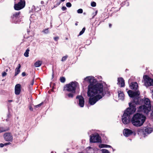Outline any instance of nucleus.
<instances>
[{
	"label": "nucleus",
	"mask_w": 153,
	"mask_h": 153,
	"mask_svg": "<svg viewBox=\"0 0 153 153\" xmlns=\"http://www.w3.org/2000/svg\"><path fill=\"white\" fill-rule=\"evenodd\" d=\"M84 80L90 83L88 86L87 94L90 97L89 103L91 105H94L97 101L103 97L106 93H109L108 91L106 92L103 91V85L102 83H96L97 81L94 77L87 76Z\"/></svg>",
	"instance_id": "nucleus-1"
},
{
	"label": "nucleus",
	"mask_w": 153,
	"mask_h": 153,
	"mask_svg": "<svg viewBox=\"0 0 153 153\" xmlns=\"http://www.w3.org/2000/svg\"><path fill=\"white\" fill-rule=\"evenodd\" d=\"M128 93L130 97L133 98V100L129 103V107L136 108V105H138V102L141 99L139 97L140 91H134L129 90L128 91Z\"/></svg>",
	"instance_id": "nucleus-2"
},
{
	"label": "nucleus",
	"mask_w": 153,
	"mask_h": 153,
	"mask_svg": "<svg viewBox=\"0 0 153 153\" xmlns=\"http://www.w3.org/2000/svg\"><path fill=\"white\" fill-rule=\"evenodd\" d=\"M146 120V117L143 115L137 113L133 115L131 121L134 126L138 127L143 125Z\"/></svg>",
	"instance_id": "nucleus-3"
},
{
	"label": "nucleus",
	"mask_w": 153,
	"mask_h": 153,
	"mask_svg": "<svg viewBox=\"0 0 153 153\" xmlns=\"http://www.w3.org/2000/svg\"><path fill=\"white\" fill-rule=\"evenodd\" d=\"M136 108H134L129 107L124 111L122 120L124 124H127L130 123V115L133 114L136 111Z\"/></svg>",
	"instance_id": "nucleus-4"
},
{
	"label": "nucleus",
	"mask_w": 153,
	"mask_h": 153,
	"mask_svg": "<svg viewBox=\"0 0 153 153\" xmlns=\"http://www.w3.org/2000/svg\"><path fill=\"white\" fill-rule=\"evenodd\" d=\"M78 82L75 81L72 82L68 84L65 85L64 87V90L67 91L68 92L75 93L76 88Z\"/></svg>",
	"instance_id": "nucleus-5"
},
{
	"label": "nucleus",
	"mask_w": 153,
	"mask_h": 153,
	"mask_svg": "<svg viewBox=\"0 0 153 153\" xmlns=\"http://www.w3.org/2000/svg\"><path fill=\"white\" fill-rule=\"evenodd\" d=\"M153 131L152 128L149 127H144L138 128L137 131L138 134H143L144 137L151 133Z\"/></svg>",
	"instance_id": "nucleus-6"
},
{
	"label": "nucleus",
	"mask_w": 153,
	"mask_h": 153,
	"mask_svg": "<svg viewBox=\"0 0 153 153\" xmlns=\"http://www.w3.org/2000/svg\"><path fill=\"white\" fill-rule=\"evenodd\" d=\"M21 12L20 11L16 12L14 13L11 16V21L14 23H19L21 21L20 15Z\"/></svg>",
	"instance_id": "nucleus-7"
},
{
	"label": "nucleus",
	"mask_w": 153,
	"mask_h": 153,
	"mask_svg": "<svg viewBox=\"0 0 153 153\" xmlns=\"http://www.w3.org/2000/svg\"><path fill=\"white\" fill-rule=\"evenodd\" d=\"M138 105H142L144 104V105H145L146 109H148L149 112L150 111L151 108V105L150 100L147 98H146L145 99H143L139 100L138 102Z\"/></svg>",
	"instance_id": "nucleus-8"
},
{
	"label": "nucleus",
	"mask_w": 153,
	"mask_h": 153,
	"mask_svg": "<svg viewBox=\"0 0 153 153\" xmlns=\"http://www.w3.org/2000/svg\"><path fill=\"white\" fill-rule=\"evenodd\" d=\"M90 142L92 143H99L101 142V137L98 133L91 134L90 136Z\"/></svg>",
	"instance_id": "nucleus-9"
},
{
	"label": "nucleus",
	"mask_w": 153,
	"mask_h": 153,
	"mask_svg": "<svg viewBox=\"0 0 153 153\" xmlns=\"http://www.w3.org/2000/svg\"><path fill=\"white\" fill-rule=\"evenodd\" d=\"M143 78L146 86H153V79H152L147 75L143 76Z\"/></svg>",
	"instance_id": "nucleus-10"
},
{
	"label": "nucleus",
	"mask_w": 153,
	"mask_h": 153,
	"mask_svg": "<svg viewBox=\"0 0 153 153\" xmlns=\"http://www.w3.org/2000/svg\"><path fill=\"white\" fill-rule=\"evenodd\" d=\"M123 131L124 135L126 137H128L132 134L135 136L136 134V133L134 131H133L131 130L128 128H124Z\"/></svg>",
	"instance_id": "nucleus-11"
},
{
	"label": "nucleus",
	"mask_w": 153,
	"mask_h": 153,
	"mask_svg": "<svg viewBox=\"0 0 153 153\" xmlns=\"http://www.w3.org/2000/svg\"><path fill=\"white\" fill-rule=\"evenodd\" d=\"M76 98L79 100V105L81 107H84L85 103V100L84 97L81 95H78Z\"/></svg>",
	"instance_id": "nucleus-12"
},
{
	"label": "nucleus",
	"mask_w": 153,
	"mask_h": 153,
	"mask_svg": "<svg viewBox=\"0 0 153 153\" xmlns=\"http://www.w3.org/2000/svg\"><path fill=\"white\" fill-rule=\"evenodd\" d=\"M4 137L5 140L7 141H11L13 140V136L10 133H6L4 134Z\"/></svg>",
	"instance_id": "nucleus-13"
},
{
	"label": "nucleus",
	"mask_w": 153,
	"mask_h": 153,
	"mask_svg": "<svg viewBox=\"0 0 153 153\" xmlns=\"http://www.w3.org/2000/svg\"><path fill=\"white\" fill-rule=\"evenodd\" d=\"M137 111L139 112L141 111L143 112L144 114L147 115L149 112V110L146 109L145 105H143L140 106L137 110Z\"/></svg>",
	"instance_id": "nucleus-14"
},
{
	"label": "nucleus",
	"mask_w": 153,
	"mask_h": 153,
	"mask_svg": "<svg viewBox=\"0 0 153 153\" xmlns=\"http://www.w3.org/2000/svg\"><path fill=\"white\" fill-rule=\"evenodd\" d=\"M117 84L120 86V87H124L125 86V81L122 77L118 78Z\"/></svg>",
	"instance_id": "nucleus-15"
},
{
	"label": "nucleus",
	"mask_w": 153,
	"mask_h": 153,
	"mask_svg": "<svg viewBox=\"0 0 153 153\" xmlns=\"http://www.w3.org/2000/svg\"><path fill=\"white\" fill-rule=\"evenodd\" d=\"M21 85L19 84H16L15 87V93L16 95H19L21 92Z\"/></svg>",
	"instance_id": "nucleus-16"
},
{
	"label": "nucleus",
	"mask_w": 153,
	"mask_h": 153,
	"mask_svg": "<svg viewBox=\"0 0 153 153\" xmlns=\"http://www.w3.org/2000/svg\"><path fill=\"white\" fill-rule=\"evenodd\" d=\"M138 86L137 83L136 82H131L130 85V88L134 90H136L137 89Z\"/></svg>",
	"instance_id": "nucleus-17"
},
{
	"label": "nucleus",
	"mask_w": 153,
	"mask_h": 153,
	"mask_svg": "<svg viewBox=\"0 0 153 153\" xmlns=\"http://www.w3.org/2000/svg\"><path fill=\"white\" fill-rule=\"evenodd\" d=\"M118 96L119 99L120 100H123L124 99V95L123 91H118Z\"/></svg>",
	"instance_id": "nucleus-18"
},
{
	"label": "nucleus",
	"mask_w": 153,
	"mask_h": 153,
	"mask_svg": "<svg viewBox=\"0 0 153 153\" xmlns=\"http://www.w3.org/2000/svg\"><path fill=\"white\" fill-rule=\"evenodd\" d=\"M61 3V1H60L59 0H56V1L54 2V5L52 9L57 7Z\"/></svg>",
	"instance_id": "nucleus-19"
},
{
	"label": "nucleus",
	"mask_w": 153,
	"mask_h": 153,
	"mask_svg": "<svg viewBox=\"0 0 153 153\" xmlns=\"http://www.w3.org/2000/svg\"><path fill=\"white\" fill-rule=\"evenodd\" d=\"M42 61L38 60L34 64V66L36 67L40 66L42 64Z\"/></svg>",
	"instance_id": "nucleus-20"
},
{
	"label": "nucleus",
	"mask_w": 153,
	"mask_h": 153,
	"mask_svg": "<svg viewBox=\"0 0 153 153\" xmlns=\"http://www.w3.org/2000/svg\"><path fill=\"white\" fill-rule=\"evenodd\" d=\"M10 129L9 127L4 128L3 127H0V133L7 131Z\"/></svg>",
	"instance_id": "nucleus-21"
},
{
	"label": "nucleus",
	"mask_w": 153,
	"mask_h": 153,
	"mask_svg": "<svg viewBox=\"0 0 153 153\" xmlns=\"http://www.w3.org/2000/svg\"><path fill=\"white\" fill-rule=\"evenodd\" d=\"M30 51L29 48H28L26 50L24 54V55L26 57H27L29 56V52Z\"/></svg>",
	"instance_id": "nucleus-22"
},
{
	"label": "nucleus",
	"mask_w": 153,
	"mask_h": 153,
	"mask_svg": "<svg viewBox=\"0 0 153 153\" xmlns=\"http://www.w3.org/2000/svg\"><path fill=\"white\" fill-rule=\"evenodd\" d=\"M75 93H73L71 92L70 93H69L67 94V95L68 96L69 98H73L74 96V94Z\"/></svg>",
	"instance_id": "nucleus-23"
},
{
	"label": "nucleus",
	"mask_w": 153,
	"mask_h": 153,
	"mask_svg": "<svg viewBox=\"0 0 153 153\" xmlns=\"http://www.w3.org/2000/svg\"><path fill=\"white\" fill-rule=\"evenodd\" d=\"M111 146L110 145L104 144H102L101 145V148H111Z\"/></svg>",
	"instance_id": "nucleus-24"
},
{
	"label": "nucleus",
	"mask_w": 153,
	"mask_h": 153,
	"mask_svg": "<svg viewBox=\"0 0 153 153\" xmlns=\"http://www.w3.org/2000/svg\"><path fill=\"white\" fill-rule=\"evenodd\" d=\"M15 73L14 75L15 76H16L20 72V69H18L16 68L15 69Z\"/></svg>",
	"instance_id": "nucleus-25"
},
{
	"label": "nucleus",
	"mask_w": 153,
	"mask_h": 153,
	"mask_svg": "<svg viewBox=\"0 0 153 153\" xmlns=\"http://www.w3.org/2000/svg\"><path fill=\"white\" fill-rule=\"evenodd\" d=\"M60 80L61 82L64 83L65 81V79L64 77H61L60 78Z\"/></svg>",
	"instance_id": "nucleus-26"
},
{
	"label": "nucleus",
	"mask_w": 153,
	"mask_h": 153,
	"mask_svg": "<svg viewBox=\"0 0 153 153\" xmlns=\"http://www.w3.org/2000/svg\"><path fill=\"white\" fill-rule=\"evenodd\" d=\"M85 30V27H84L82 29V30L80 32L78 36L81 35L84 32Z\"/></svg>",
	"instance_id": "nucleus-27"
},
{
	"label": "nucleus",
	"mask_w": 153,
	"mask_h": 153,
	"mask_svg": "<svg viewBox=\"0 0 153 153\" xmlns=\"http://www.w3.org/2000/svg\"><path fill=\"white\" fill-rule=\"evenodd\" d=\"M48 29V28L45 29L42 32L45 33L47 34L49 33Z\"/></svg>",
	"instance_id": "nucleus-28"
},
{
	"label": "nucleus",
	"mask_w": 153,
	"mask_h": 153,
	"mask_svg": "<svg viewBox=\"0 0 153 153\" xmlns=\"http://www.w3.org/2000/svg\"><path fill=\"white\" fill-rule=\"evenodd\" d=\"M68 57V56L67 55L65 56H63L62 58L61 61L63 62L65 61L66 59H67V58Z\"/></svg>",
	"instance_id": "nucleus-29"
},
{
	"label": "nucleus",
	"mask_w": 153,
	"mask_h": 153,
	"mask_svg": "<svg viewBox=\"0 0 153 153\" xmlns=\"http://www.w3.org/2000/svg\"><path fill=\"white\" fill-rule=\"evenodd\" d=\"M101 151L102 153H109L108 150L106 149H102Z\"/></svg>",
	"instance_id": "nucleus-30"
},
{
	"label": "nucleus",
	"mask_w": 153,
	"mask_h": 153,
	"mask_svg": "<svg viewBox=\"0 0 153 153\" xmlns=\"http://www.w3.org/2000/svg\"><path fill=\"white\" fill-rule=\"evenodd\" d=\"M91 6L92 7H95L96 6V3L95 2L93 1L91 3Z\"/></svg>",
	"instance_id": "nucleus-31"
},
{
	"label": "nucleus",
	"mask_w": 153,
	"mask_h": 153,
	"mask_svg": "<svg viewBox=\"0 0 153 153\" xmlns=\"http://www.w3.org/2000/svg\"><path fill=\"white\" fill-rule=\"evenodd\" d=\"M34 82V79L33 78L30 84V86H31V88L32 87Z\"/></svg>",
	"instance_id": "nucleus-32"
},
{
	"label": "nucleus",
	"mask_w": 153,
	"mask_h": 153,
	"mask_svg": "<svg viewBox=\"0 0 153 153\" xmlns=\"http://www.w3.org/2000/svg\"><path fill=\"white\" fill-rule=\"evenodd\" d=\"M43 103V102H42L40 104H38V105H36L35 106V107L36 108H37L41 106Z\"/></svg>",
	"instance_id": "nucleus-33"
},
{
	"label": "nucleus",
	"mask_w": 153,
	"mask_h": 153,
	"mask_svg": "<svg viewBox=\"0 0 153 153\" xmlns=\"http://www.w3.org/2000/svg\"><path fill=\"white\" fill-rule=\"evenodd\" d=\"M71 4L70 2H67L66 3V6L68 7H71Z\"/></svg>",
	"instance_id": "nucleus-34"
},
{
	"label": "nucleus",
	"mask_w": 153,
	"mask_h": 153,
	"mask_svg": "<svg viewBox=\"0 0 153 153\" xmlns=\"http://www.w3.org/2000/svg\"><path fill=\"white\" fill-rule=\"evenodd\" d=\"M77 12L78 13H82L83 12V10L82 9H79L77 10Z\"/></svg>",
	"instance_id": "nucleus-35"
},
{
	"label": "nucleus",
	"mask_w": 153,
	"mask_h": 153,
	"mask_svg": "<svg viewBox=\"0 0 153 153\" xmlns=\"http://www.w3.org/2000/svg\"><path fill=\"white\" fill-rule=\"evenodd\" d=\"M59 37L58 36L55 37L53 38V39L56 41H58V40L59 39Z\"/></svg>",
	"instance_id": "nucleus-36"
},
{
	"label": "nucleus",
	"mask_w": 153,
	"mask_h": 153,
	"mask_svg": "<svg viewBox=\"0 0 153 153\" xmlns=\"http://www.w3.org/2000/svg\"><path fill=\"white\" fill-rule=\"evenodd\" d=\"M7 75V73L5 71L3 72L2 74V76L3 77Z\"/></svg>",
	"instance_id": "nucleus-37"
},
{
	"label": "nucleus",
	"mask_w": 153,
	"mask_h": 153,
	"mask_svg": "<svg viewBox=\"0 0 153 153\" xmlns=\"http://www.w3.org/2000/svg\"><path fill=\"white\" fill-rule=\"evenodd\" d=\"M11 144L10 142L4 144V146H6L7 145H10Z\"/></svg>",
	"instance_id": "nucleus-38"
},
{
	"label": "nucleus",
	"mask_w": 153,
	"mask_h": 153,
	"mask_svg": "<svg viewBox=\"0 0 153 153\" xmlns=\"http://www.w3.org/2000/svg\"><path fill=\"white\" fill-rule=\"evenodd\" d=\"M21 67V65L20 64H19L18 65V66L17 67H16V68L18 69H20Z\"/></svg>",
	"instance_id": "nucleus-39"
},
{
	"label": "nucleus",
	"mask_w": 153,
	"mask_h": 153,
	"mask_svg": "<svg viewBox=\"0 0 153 153\" xmlns=\"http://www.w3.org/2000/svg\"><path fill=\"white\" fill-rule=\"evenodd\" d=\"M67 9L66 7L65 6H63L62 7V9L63 10H66Z\"/></svg>",
	"instance_id": "nucleus-40"
},
{
	"label": "nucleus",
	"mask_w": 153,
	"mask_h": 153,
	"mask_svg": "<svg viewBox=\"0 0 153 153\" xmlns=\"http://www.w3.org/2000/svg\"><path fill=\"white\" fill-rule=\"evenodd\" d=\"M22 76H25L26 75V73L25 72H23L22 73Z\"/></svg>",
	"instance_id": "nucleus-41"
},
{
	"label": "nucleus",
	"mask_w": 153,
	"mask_h": 153,
	"mask_svg": "<svg viewBox=\"0 0 153 153\" xmlns=\"http://www.w3.org/2000/svg\"><path fill=\"white\" fill-rule=\"evenodd\" d=\"M29 109L30 111H33V108H32V107L31 106H29Z\"/></svg>",
	"instance_id": "nucleus-42"
},
{
	"label": "nucleus",
	"mask_w": 153,
	"mask_h": 153,
	"mask_svg": "<svg viewBox=\"0 0 153 153\" xmlns=\"http://www.w3.org/2000/svg\"><path fill=\"white\" fill-rule=\"evenodd\" d=\"M4 146V144L1 143L0 144V147H3Z\"/></svg>",
	"instance_id": "nucleus-43"
},
{
	"label": "nucleus",
	"mask_w": 153,
	"mask_h": 153,
	"mask_svg": "<svg viewBox=\"0 0 153 153\" xmlns=\"http://www.w3.org/2000/svg\"><path fill=\"white\" fill-rule=\"evenodd\" d=\"M151 116L152 117H153V110L152 109V113L151 114Z\"/></svg>",
	"instance_id": "nucleus-44"
},
{
	"label": "nucleus",
	"mask_w": 153,
	"mask_h": 153,
	"mask_svg": "<svg viewBox=\"0 0 153 153\" xmlns=\"http://www.w3.org/2000/svg\"><path fill=\"white\" fill-rule=\"evenodd\" d=\"M29 89L30 90H31L32 89V87L31 88V86H30V85H29Z\"/></svg>",
	"instance_id": "nucleus-45"
},
{
	"label": "nucleus",
	"mask_w": 153,
	"mask_h": 153,
	"mask_svg": "<svg viewBox=\"0 0 153 153\" xmlns=\"http://www.w3.org/2000/svg\"><path fill=\"white\" fill-rule=\"evenodd\" d=\"M109 26L110 28L112 26V24H109Z\"/></svg>",
	"instance_id": "nucleus-46"
},
{
	"label": "nucleus",
	"mask_w": 153,
	"mask_h": 153,
	"mask_svg": "<svg viewBox=\"0 0 153 153\" xmlns=\"http://www.w3.org/2000/svg\"><path fill=\"white\" fill-rule=\"evenodd\" d=\"M41 4H44V2L43 1H41Z\"/></svg>",
	"instance_id": "nucleus-47"
},
{
	"label": "nucleus",
	"mask_w": 153,
	"mask_h": 153,
	"mask_svg": "<svg viewBox=\"0 0 153 153\" xmlns=\"http://www.w3.org/2000/svg\"><path fill=\"white\" fill-rule=\"evenodd\" d=\"M12 101V100H8V102H11Z\"/></svg>",
	"instance_id": "nucleus-48"
},
{
	"label": "nucleus",
	"mask_w": 153,
	"mask_h": 153,
	"mask_svg": "<svg viewBox=\"0 0 153 153\" xmlns=\"http://www.w3.org/2000/svg\"><path fill=\"white\" fill-rule=\"evenodd\" d=\"M65 0H60V1H61V2H63Z\"/></svg>",
	"instance_id": "nucleus-49"
},
{
	"label": "nucleus",
	"mask_w": 153,
	"mask_h": 153,
	"mask_svg": "<svg viewBox=\"0 0 153 153\" xmlns=\"http://www.w3.org/2000/svg\"><path fill=\"white\" fill-rule=\"evenodd\" d=\"M77 25H78V24H77V22H76V23H75V25L76 26H77Z\"/></svg>",
	"instance_id": "nucleus-50"
},
{
	"label": "nucleus",
	"mask_w": 153,
	"mask_h": 153,
	"mask_svg": "<svg viewBox=\"0 0 153 153\" xmlns=\"http://www.w3.org/2000/svg\"><path fill=\"white\" fill-rule=\"evenodd\" d=\"M152 98H153V90L152 91Z\"/></svg>",
	"instance_id": "nucleus-51"
},
{
	"label": "nucleus",
	"mask_w": 153,
	"mask_h": 153,
	"mask_svg": "<svg viewBox=\"0 0 153 153\" xmlns=\"http://www.w3.org/2000/svg\"><path fill=\"white\" fill-rule=\"evenodd\" d=\"M8 69H6V72H7V71H8Z\"/></svg>",
	"instance_id": "nucleus-52"
},
{
	"label": "nucleus",
	"mask_w": 153,
	"mask_h": 153,
	"mask_svg": "<svg viewBox=\"0 0 153 153\" xmlns=\"http://www.w3.org/2000/svg\"><path fill=\"white\" fill-rule=\"evenodd\" d=\"M53 75H52V76H53Z\"/></svg>",
	"instance_id": "nucleus-53"
}]
</instances>
